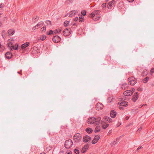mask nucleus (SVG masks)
<instances>
[{
	"instance_id": "obj_21",
	"label": "nucleus",
	"mask_w": 154,
	"mask_h": 154,
	"mask_svg": "<svg viewBox=\"0 0 154 154\" xmlns=\"http://www.w3.org/2000/svg\"><path fill=\"white\" fill-rule=\"evenodd\" d=\"M12 56V54L9 52H7L5 54L6 57L8 59L11 58V57Z\"/></svg>"
},
{
	"instance_id": "obj_9",
	"label": "nucleus",
	"mask_w": 154,
	"mask_h": 154,
	"mask_svg": "<svg viewBox=\"0 0 154 154\" xmlns=\"http://www.w3.org/2000/svg\"><path fill=\"white\" fill-rule=\"evenodd\" d=\"M101 124L102 127L103 129H106L109 126V124L105 122L104 121L102 120L101 121Z\"/></svg>"
},
{
	"instance_id": "obj_31",
	"label": "nucleus",
	"mask_w": 154,
	"mask_h": 154,
	"mask_svg": "<svg viewBox=\"0 0 154 154\" xmlns=\"http://www.w3.org/2000/svg\"><path fill=\"white\" fill-rule=\"evenodd\" d=\"M115 2V1L112 0L109 3V6L111 7L112 6V5L114 4Z\"/></svg>"
},
{
	"instance_id": "obj_46",
	"label": "nucleus",
	"mask_w": 154,
	"mask_h": 154,
	"mask_svg": "<svg viewBox=\"0 0 154 154\" xmlns=\"http://www.w3.org/2000/svg\"><path fill=\"white\" fill-rule=\"evenodd\" d=\"M86 151V150H85V149H83L82 148V153H84Z\"/></svg>"
},
{
	"instance_id": "obj_35",
	"label": "nucleus",
	"mask_w": 154,
	"mask_h": 154,
	"mask_svg": "<svg viewBox=\"0 0 154 154\" xmlns=\"http://www.w3.org/2000/svg\"><path fill=\"white\" fill-rule=\"evenodd\" d=\"M74 152L76 154H79V150L76 149H75L74 150Z\"/></svg>"
},
{
	"instance_id": "obj_15",
	"label": "nucleus",
	"mask_w": 154,
	"mask_h": 154,
	"mask_svg": "<svg viewBox=\"0 0 154 154\" xmlns=\"http://www.w3.org/2000/svg\"><path fill=\"white\" fill-rule=\"evenodd\" d=\"M118 105H120L123 106H126L128 105V103L127 102L122 101L121 102H119L118 103Z\"/></svg>"
},
{
	"instance_id": "obj_49",
	"label": "nucleus",
	"mask_w": 154,
	"mask_h": 154,
	"mask_svg": "<svg viewBox=\"0 0 154 154\" xmlns=\"http://www.w3.org/2000/svg\"><path fill=\"white\" fill-rule=\"evenodd\" d=\"M143 148V147H142V146H140L137 149V150H139L140 149H142V148Z\"/></svg>"
},
{
	"instance_id": "obj_64",
	"label": "nucleus",
	"mask_w": 154,
	"mask_h": 154,
	"mask_svg": "<svg viewBox=\"0 0 154 154\" xmlns=\"http://www.w3.org/2000/svg\"><path fill=\"white\" fill-rule=\"evenodd\" d=\"M108 0H106V2H108Z\"/></svg>"
},
{
	"instance_id": "obj_44",
	"label": "nucleus",
	"mask_w": 154,
	"mask_h": 154,
	"mask_svg": "<svg viewBox=\"0 0 154 154\" xmlns=\"http://www.w3.org/2000/svg\"><path fill=\"white\" fill-rule=\"evenodd\" d=\"M154 72V68H152L150 70V74L152 75V74Z\"/></svg>"
},
{
	"instance_id": "obj_16",
	"label": "nucleus",
	"mask_w": 154,
	"mask_h": 154,
	"mask_svg": "<svg viewBox=\"0 0 154 154\" xmlns=\"http://www.w3.org/2000/svg\"><path fill=\"white\" fill-rule=\"evenodd\" d=\"M110 115L112 118H114L116 115V112L114 110H112L110 112Z\"/></svg>"
},
{
	"instance_id": "obj_8",
	"label": "nucleus",
	"mask_w": 154,
	"mask_h": 154,
	"mask_svg": "<svg viewBox=\"0 0 154 154\" xmlns=\"http://www.w3.org/2000/svg\"><path fill=\"white\" fill-rule=\"evenodd\" d=\"M103 105L100 103H97L96 105V108L97 110H99L103 108Z\"/></svg>"
},
{
	"instance_id": "obj_53",
	"label": "nucleus",
	"mask_w": 154,
	"mask_h": 154,
	"mask_svg": "<svg viewBox=\"0 0 154 154\" xmlns=\"http://www.w3.org/2000/svg\"><path fill=\"white\" fill-rule=\"evenodd\" d=\"M137 90H138V91H141V90H142V89H141V88H138V89H137Z\"/></svg>"
},
{
	"instance_id": "obj_52",
	"label": "nucleus",
	"mask_w": 154,
	"mask_h": 154,
	"mask_svg": "<svg viewBox=\"0 0 154 154\" xmlns=\"http://www.w3.org/2000/svg\"><path fill=\"white\" fill-rule=\"evenodd\" d=\"M37 29V28H35V26H34V27H33V28L32 29V30H35V29Z\"/></svg>"
},
{
	"instance_id": "obj_61",
	"label": "nucleus",
	"mask_w": 154,
	"mask_h": 154,
	"mask_svg": "<svg viewBox=\"0 0 154 154\" xmlns=\"http://www.w3.org/2000/svg\"><path fill=\"white\" fill-rule=\"evenodd\" d=\"M133 124H129L128 125V126H130L131 125H132Z\"/></svg>"
},
{
	"instance_id": "obj_55",
	"label": "nucleus",
	"mask_w": 154,
	"mask_h": 154,
	"mask_svg": "<svg viewBox=\"0 0 154 154\" xmlns=\"http://www.w3.org/2000/svg\"><path fill=\"white\" fill-rule=\"evenodd\" d=\"M129 2H132L134 0H127Z\"/></svg>"
},
{
	"instance_id": "obj_51",
	"label": "nucleus",
	"mask_w": 154,
	"mask_h": 154,
	"mask_svg": "<svg viewBox=\"0 0 154 154\" xmlns=\"http://www.w3.org/2000/svg\"><path fill=\"white\" fill-rule=\"evenodd\" d=\"M141 128H139L137 130V131L138 132H140L141 130Z\"/></svg>"
},
{
	"instance_id": "obj_58",
	"label": "nucleus",
	"mask_w": 154,
	"mask_h": 154,
	"mask_svg": "<svg viewBox=\"0 0 154 154\" xmlns=\"http://www.w3.org/2000/svg\"><path fill=\"white\" fill-rule=\"evenodd\" d=\"M111 132H112V131H111V130H110V131H109V132H108V134H110V133H111Z\"/></svg>"
},
{
	"instance_id": "obj_13",
	"label": "nucleus",
	"mask_w": 154,
	"mask_h": 154,
	"mask_svg": "<svg viewBox=\"0 0 154 154\" xmlns=\"http://www.w3.org/2000/svg\"><path fill=\"white\" fill-rule=\"evenodd\" d=\"M132 92L130 90H127L125 91L124 94L125 96H130L132 95Z\"/></svg>"
},
{
	"instance_id": "obj_47",
	"label": "nucleus",
	"mask_w": 154,
	"mask_h": 154,
	"mask_svg": "<svg viewBox=\"0 0 154 154\" xmlns=\"http://www.w3.org/2000/svg\"><path fill=\"white\" fill-rule=\"evenodd\" d=\"M78 19V17H75L74 19V20L75 21H76Z\"/></svg>"
},
{
	"instance_id": "obj_29",
	"label": "nucleus",
	"mask_w": 154,
	"mask_h": 154,
	"mask_svg": "<svg viewBox=\"0 0 154 154\" xmlns=\"http://www.w3.org/2000/svg\"><path fill=\"white\" fill-rule=\"evenodd\" d=\"M149 79V78L148 77H146L144 78V79L143 80V82L144 83H146L148 81Z\"/></svg>"
},
{
	"instance_id": "obj_18",
	"label": "nucleus",
	"mask_w": 154,
	"mask_h": 154,
	"mask_svg": "<svg viewBox=\"0 0 154 154\" xmlns=\"http://www.w3.org/2000/svg\"><path fill=\"white\" fill-rule=\"evenodd\" d=\"M128 87V85L126 83H124L122 85V88L125 90L127 89Z\"/></svg>"
},
{
	"instance_id": "obj_41",
	"label": "nucleus",
	"mask_w": 154,
	"mask_h": 154,
	"mask_svg": "<svg viewBox=\"0 0 154 154\" xmlns=\"http://www.w3.org/2000/svg\"><path fill=\"white\" fill-rule=\"evenodd\" d=\"M106 3H103V4H102V7L103 8H106Z\"/></svg>"
},
{
	"instance_id": "obj_6",
	"label": "nucleus",
	"mask_w": 154,
	"mask_h": 154,
	"mask_svg": "<svg viewBox=\"0 0 154 154\" xmlns=\"http://www.w3.org/2000/svg\"><path fill=\"white\" fill-rule=\"evenodd\" d=\"M71 30L70 28H67L63 31V34L65 36H67L71 34Z\"/></svg>"
},
{
	"instance_id": "obj_27",
	"label": "nucleus",
	"mask_w": 154,
	"mask_h": 154,
	"mask_svg": "<svg viewBox=\"0 0 154 154\" xmlns=\"http://www.w3.org/2000/svg\"><path fill=\"white\" fill-rule=\"evenodd\" d=\"M61 31V29H55L54 31V33L57 34L60 32Z\"/></svg>"
},
{
	"instance_id": "obj_38",
	"label": "nucleus",
	"mask_w": 154,
	"mask_h": 154,
	"mask_svg": "<svg viewBox=\"0 0 154 154\" xmlns=\"http://www.w3.org/2000/svg\"><path fill=\"white\" fill-rule=\"evenodd\" d=\"M95 14L94 13H92L91 14L89 15V17H90L93 18V17L95 16Z\"/></svg>"
},
{
	"instance_id": "obj_20",
	"label": "nucleus",
	"mask_w": 154,
	"mask_h": 154,
	"mask_svg": "<svg viewBox=\"0 0 154 154\" xmlns=\"http://www.w3.org/2000/svg\"><path fill=\"white\" fill-rule=\"evenodd\" d=\"M43 25V22H40L38 23V24L35 26V28L37 29L39 28L40 27L42 26Z\"/></svg>"
},
{
	"instance_id": "obj_7",
	"label": "nucleus",
	"mask_w": 154,
	"mask_h": 154,
	"mask_svg": "<svg viewBox=\"0 0 154 154\" xmlns=\"http://www.w3.org/2000/svg\"><path fill=\"white\" fill-rule=\"evenodd\" d=\"M102 120L107 123H110L112 122V119L111 118L106 116H104Z\"/></svg>"
},
{
	"instance_id": "obj_12",
	"label": "nucleus",
	"mask_w": 154,
	"mask_h": 154,
	"mask_svg": "<svg viewBox=\"0 0 154 154\" xmlns=\"http://www.w3.org/2000/svg\"><path fill=\"white\" fill-rule=\"evenodd\" d=\"M53 41L55 43H57L60 40V38L58 36H55L53 38Z\"/></svg>"
},
{
	"instance_id": "obj_19",
	"label": "nucleus",
	"mask_w": 154,
	"mask_h": 154,
	"mask_svg": "<svg viewBox=\"0 0 154 154\" xmlns=\"http://www.w3.org/2000/svg\"><path fill=\"white\" fill-rule=\"evenodd\" d=\"M52 148V147L51 146H47L45 147V151L46 152H48L49 151L51 150Z\"/></svg>"
},
{
	"instance_id": "obj_60",
	"label": "nucleus",
	"mask_w": 154,
	"mask_h": 154,
	"mask_svg": "<svg viewBox=\"0 0 154 154\" xmlns=\"http://www.w3.org/2000/svg\"><path fill=\"white\" fill-rule=\"evenodd\" d=\"M142 105H143V106H147V104H144Z\"/></svg>"
},
{
	"instance_id": "obj_2",
	"label": "nucleus",
	"mask_w": 154,
	"mask_h": 154,
	"mask_svg": "<svg viewBox=\"0 0 154 154\" xmlns=\"http://www.w3.org/2000/svg\"><path fill=\"white\" fill-rule=\"evenodd\" d=\"M73 143L71 140L69 139L66 140L64 143V146L67 149H70L72 146Z\"/></svg>"
},
{
	"instance_id": "obj_14",
	"label": "nucleus",
	"mask_w": 154,
	"mask_h": 154,
	"mask_svg": "<svg viewBox=\"0 0 154 154\" xmlns=\"http://www.w3.org/2000/svg\"><path fill=\"white\" fill-rule=\"evenodd\" d=\"M78 13V11H72L70 12L69 16L70 17H72L77 14Z\"/></svg>"
},
{
	"instance_id": "obj_56",
	"label": "nucleus",
	"mask_w": 154,
	"mask_h": 154,
	"mask_svg": "<svg viewBox=\"0 0 154 154\" xmlns=\"http://www.w3.org/2000/svg\"><path fill=\"white\" fill-rule=\"evenodd\" d=\"M125 119L126 120H128L129 119V117L128 116H126V117Z\"/></svg>"
},
{
	"instance_id": "obj_30",
	"label": "nucleus",
	"mask_w": 154,
	"mask_h": 154,
	"mask_svg": "<svg viewBox=\"0 0 154 154\" xmlns=\"http://www.w3.org/2000/svg\"><path fill=\"white\" fill-rule=\"evenodd\" d=\"M79 21L80 22H82L84 21V17L82 16V17H79Z\"/></svg>"
},
{
	"instance_id": "obj_43",
	"label": "nucleus",
	"mask_w": 154,
	"mask_h": 154,
	"mask_svg": "<svg viewBox=\"0 0 154 154\" xmlns=\"http://www.w3.org/2000/svg\"><path fill=\"white\" fill-rule=\"evenodd\" d=\"M5 31H3L2 32V35L3 38L5 36Z\"/></svg>"
},
{
	"instance_id": "obj_25",
	"label": "nucleus",
	"mask_w": 154,
	"mask_h": 154,
	"mask_svg": "<svg viewBox=\"0 0 154 154\" xmlns=\"http://www.w3.org/2000/svg\"><path fill=\"white\" fill-rule=\"evenodd\" d=\"M101 129L100 127V126H97L96 127L95 130H94V132L95 133H97L98 132H99L100 131Z\"/></svg>"
},
{
	"instance_id": "obj_48",
	"label": "nucleus",
	"mask_w": 154,
	"mask_h": 154,
	"mask_svg": "<svg viewBox=\"0 0 154 154\" xmlns=\"http://www.w3.org/2000/svg\"><path fill=\"white\" fill-rule=\"evenodd\" d=\"M138 95V93L137 92H136L134 94V95L133 96H137Z\"/></svg>"
},
{
	"instance_id": "obj_22",
	"label": "nucleus",
	"mask_w": 154,
	"mask_h": 154,
	"mask_svg": "<svg viewBox=\"0 0 154 154\" xmlns=\"http://www.w3.org/2000/svg\"><path fill=\"white\" fill-rule=\"evenodd\" d=\"M46 38V36L45 35H43L40 36V37H38L37 38V39L38 40H39V39L41 40L42 41H43L45 40Z\"/></svg>"
},
{
	"instance_id": "obj_1",
	"label": "nucleus",
	"mask_w": 154,
	"mask_h": 154,
	"mask_svg": "<svg viewBox=\"0 0 154 154\" xmlns=\"http://www.w3.org/2000/svg\"><path fill=\"white\" fill-rule=\"evenodd\" d=\"M101 118L100 117H97V118L91 117L88 120V122L89 124H95L96 125H99L101 121Z\"/></svg>"
},
{
	"instance_id": "obj_28",
	"label": "nucleus",
	"mask_w": 154,
	"mask_h": 154,
	"mask_svg": "<svg viewBox=\"0 0 154 154\" xmlns=\"http://www.w3.org/2000/svg\"><path fill=\"white\" fill-rule=\"evenodd\" d=\"M113 100L114 98L113 97H109L108 99V102H109V103L111 102Z\"/></svg>"
},
{
	"instance_id": "obj_39",
	"label": "nucleus",
	"mask_w": 154,
	"mask_h": 154,
	"mask_svg": "<svg viewBox=\"0 0 154 154\" xmlns=\"http://www.w3.org/2000/svg\"><path fill=\"white\" fill-rule=\"evenodd\" d=\"M41 30L42 32H45L46 30V27H43L41 28Z\"/></svg>"
},
{
	"instance_id": "obj_11",
	"label": "nucleus",
	"mask_w": 154,
	"mask_h": 154,
	"mask_svg": "<svg viewBox=\"0 0 154 154\" xmlns=\"http://www.w3.org/2000/svg\"><path fill=\"white\" fill-rule=\"evenodd\" d=\"M91 139V137L88 135L84 136L83 138V141L84 142L87 143Z\"/></svg>"
},
{
	"instance_id": "obj_32",
	"label": "nucleus",
	"mask_w": 154,
	"mask_h": 154,
	"mask_svg": "<svg viewBox=\"0 0 154 154\" xmlns=\"http://www.w3.org/2000/svg\"><path fill=\"white\" fill-rule=\"evenodd\" d=\"M69 23V22L67 20L65 21L64 23V25L65 26H67Z\"/></svg>"
},
{
	"instance_id": "obj_23",
	"label": "nucleus",
	"mask_w": 154,
	"mask_h": 154,
	"mask_svg": "<svg viewBox=\"0 0 154 154\" xmlns=\"http://www.w3.org/2000/svg\"><path fill=\"white\" fill-rule=\"evenodd\" d=\"M14 31L12 29L9 30L7 32V33L8 35H13L14 34Z\"/></svg>"
},
{
	"instance_id": "obj_63",
	"label": "nucleus",
	"mask_w": 154,
	"mask_h": 154,
	"mask_svg": "<svg viewBox=\"0 0 154 154\" xmlns=\"http://www.w3.org/2000/svg\"><path fill=\"white\" fill-rule=\"evenodd\" d=\"M75 23H74L73 24V26H75Z\"/></svg>"
},
{
	"instance_id": "obj_4",
	"label": "nucleus",
	"mask_w": 154,
	"mask_h": 154,
	"mask_svg": "<svg viewBox=\"0 0 154 154\" xmlns=\"http://www.w3.org/2000/svg\"><path fill=\"white\" fill-rule=\"evenodd\" d=\"M13 39H10L8 40V47L11 50L12 49H14L15 50H17V49L18 47V45H17V48H15L14 47V46L13 45V44L12 43H11V42L12 41Z\"/></svg>"
},
{
	"instance_id": "obj_42",
	"label": "nucleus",
	"mask_w": 154,
	"mask_h": 154,
	"mask_svg": "<svg viewBox=\"0 0 154 154\" xmlns=\"http://www.w3.org/2000/svg\"><path fill=\"white\" fill-rule=\"evenodd\" d=\"M119 109H122V110H123L124 109V108L122 106L120 105H119Z\"/></svg>"
},
{
	"instance_id": "obj_17",
	"label": "nucleus",
	"mask_w": 154,
	"mask_h": 154,
	"mask_svg": "<svg viewBox=\"0 0 154 154\" xmlns=\"http://www.w3.org/2000/svg\"><path fill=\"white\" fill-rule=\"evenodd\" d=\"M29 42H26L22 45L21 48L22 49H24L28 46L29 45Z\"/></svg>"
},
{
	"instance_id": "obj_36",
	"label": "nucleus",
	"mask_w": 154,
	"mask_h": 154,
	"mask_svg": "<svg viewBox=\"0 0 154 154\" xmlns=\"http://www.w3.org/2000/svg\"><path fill=\"white\" fill-rule=\"evenodd\" d=\"M138 98V97H134L132 98V99L133 101L134 102H135L137 100Z\"/></svg>"
},
{
	"instance_id": "obj_57",
	"label": "nucleus",
	"mask_w": 154,
	"mask_h": 154,
	"mask_svg": "<svg viewBox=\"0 0 154 154\" xmlns=\"http://www.w3.org/2000/svg\"><path fill=\"white\" fill-rule=\"evenodd\" d=\"M143 105H140V106L139 107V108H141L142 107H143Z\"/></svg>"
},
{
	"instance_id": "obj_33",
	"label": "nucleus",
	"mask_w": 154,
	"mask_h": 154,
	"mask_svg": "<svg viewBox=\"0 0 154 154\" xmlns=\"http://www.w3.org/2000/svg\"><path fill=\"white\" fill-rule=\"evenodd\" d=\"M46 23L48 26H51V21L48 20H46Z\"/></svg>"
},
{
	"instance_id": "obj_5",
	"label": "nucleus",
	"mask_w": 154,
	"mask_h": 154,
	"mask_svg": "<svg viewBox=\"0 0 154 154\" xmlns=\"http://www.w3.org/2000/svg\"><path fill=\"white\" fill-rule=\"evenodd\" d=\"M128 82L129 84L133 85L137 82V80L134 77H131L128 79Z\"/></svg>"
},
{
	"instance_id": "obj_34",
	"label": "nucleus",
	"mask_w": 154,
	"mask_h": 154,
	"mask_svg": "<svg viewBox=\"0 0 154 154\" xmlns=\"http://www.w3.org/2000/svg\"><path fill=\"white\" fill-rule=\"evenodd\" d=\"M54 31H52V30H50V31H49V33H47V35H51L53 34V33H54Z\"/></svg>"
},
{
	"instance_id": "obj_59",
	"label": "nucleus",
	"mask_w": 154,
	"mask_h": 154,
	"mask_svg": "<svg viewBox=\"0 0 154 154\" xmlns=\"http://www.w3.org/2000/svg\"><path fill=\"white\" fill-rule=\"evenodd\" d=\"M135 91V89H133L132 90V92H134V91Z\"/></svg>"
},
{
	"instance_id": "obj_24",
	"label": "nucleus",
	"mask_w": 154,
	"mask_h": 154,
	"mask_svg": "<svg viewBox=\"0 0 154 154\" xmlns=\"http://www.w3.org/2000/svg\"><path fill=\"white\" fill-rule=\"evenodd\" d=\"M85 131L89 134H90L93 131V130L92 129L88 128L86 129Z\"/></svg>"
},
{
	"instance_id": "obj_37",
	"label": "nucleus",
	"mask_w": 154,
	"mask_h": 154,
	"mask_svg": "<svg viewBox=\"0 0 154 154\" xmlns=\"http://www.w3.org/2000/svg\"><path fill=\"white\" fill-rule=\"evenodd\" d=\"M89 146L88 145H85L83 147V149H85V150H87Z\"/></svg>"
},
{
	"instance_id": "obj_40",
	"label": "nucleus",
	"mask_w": 154,
	"mask_h": 154,
	"mask_svg": "<svg viewBox=\"0 0 154 154\" xmlns=\"http://www.w3.org/2000/svg\"><path fill=\"white\" fill-rule=\"evenodd\" d=\"M100 11L99 10H96L94 11V13L95 14H98L99 13Z\"/></svg>"
},
{
	"instance_id": "obj_62",
	"label": "nucleus",
	"mask_w": 154,
	"mask_h": 154,
	"mask_svg": "<svg viewBox=\"0 0 154 154\" xmlns=\"http://www.w3.org/2000/svg\"><path fill=\"white\" fill-rule=\"evenodd\" d=\"M40 154H45V153H41Z\"/></svg>"
},
{
	"instance_id": "obj_3",
	"label": "nucleus",
	"mask_w": 154,
	"mask_h": 154,
	"mask_svg": "<svg viewBox=\"0 0 154 154\" xmlns=\"http://www.w3.org/2000/svg\"><path fill=\"white\" fill-rule=\"evenodd\" d=\"M82 139V136L79 133H77L73 136V140L75 143L80 141Z\"/></svg>"
},
{
	"instance_id": "obj_45",
	"label": "nucleus",
	"mask_w": 154,
	"mask_h": 154,
	"mask_svg": "<svg viewBox=\"0 0 154 154\" xmlns=\"http://www.w3.org/2000/svg\"><path fill=\"white\" fill-rule=\"evenodd\" d=\"M81 13L82 14V15L85 16L86 15V12L85 11H83Z\"/></svg>"
},
{
	"instance_id": "obj_10",
	"label": "nucleus",
	"mask_w": 154,
	"mask_h": 154,
	"mask_svg": "<svg viewBox=\"0 0 154 154\" xmlns=\"http://www.w3.org/2000/svg\"><path fill=\"white\" fill-rule=\"evenodd\" d=\"M100 137V135H97L95 136L92 142V144H95L96 143L99 139Z\"/></svg>"
},
{
	"instance_id": "obj_26",
	"label": "nucleus",
	"mask_w": 154,
	"mask_h": 154,
	"mask_svg": "<svg viewBox=\"0 0 154 154\" xmlns=\"http://www.w3.org/2000/svg\"><path fill=\"white\" fill-rule=\"evenodd\" d=\"M118 142V139L117 138L116 141H114L113 143L111 144V146H113L114 145L117 144Z\"/></svg>"
},
{
	"instance_id": "obj_50",
	"label": "nucleus",
	"mask_w": 154,
	"mask_h": 154,
	"mask_svg": "<svg viewBox=\"0 0 154 154\" xmlns=\"http://www.w3.org/2000/svg\"><path fill=\"white\" fill-rule=\"evenodd\" d=\"M66 154H72V153L71 152H67Z\"/></svg>"
},
{
	"instance_id": "obj_54",
	"label": "nucleus",
	"mask_w": 154,
	"mask_h": 154,
	"mask_svg": "<svg viewBox=\"0 0 154 154\" xmlns=\"http://www.w3.org/2000/svg\"><path fill=\"white\" fill-rule=\"evenodd\" d=\"M3 7V5L2 4L0 5V8H2Z\"/></svg>"
}]
</instances>
